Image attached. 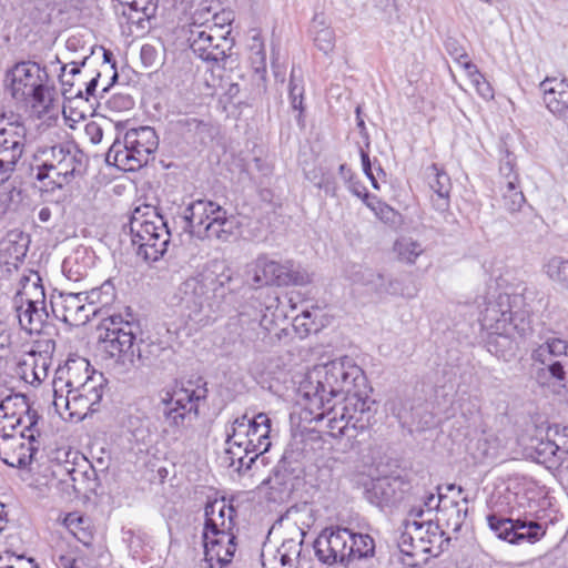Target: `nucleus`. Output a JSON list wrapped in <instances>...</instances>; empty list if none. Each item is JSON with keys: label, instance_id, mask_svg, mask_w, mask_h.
<instances>
[{"label": "nucleus", "instance_id": "f257e3e1", "mask_svg": "<svg viewBox=\"0 0 568 568\" xmlns=\"http://www.w3.org/2000/svg\"><path fill=\"white\" fill-rule=\"evenodd\" d=\"M366 378L359 366L345 356L315 366L300 386L315 418H326L333 437H354L351 430L365 429L374 400L363 394Z\"/></svg>", "mask_w": 568, "mask_h": 568}, {"label": "nucleus", "instance_id": "f03ea898", "mask_svg": "<svg viewBox=\"0 0 568 568\" xmlns=\"http://www.w3.org/2000/svg\"><path fill=\"white\" fill-rule=\"evenodd\" d=\"M542 333L530 343V361L540 385L567 379L568 374V311L554 305L540 316Z\"/></svg>", "mask_w": 568, "mask_h": 568}, {"label": "nucleus", "instance_id": "7ed1b4c3", "mask_svg": "<svg viewBox=\"0 0 568 568\" xmlns=\"http://www.w3.org/2000/svg\"><path fill=\"white\" fill-rule=\"evenodd\" d=\"M236 514L233 505L225 499H215L205 506L202 539L205 561L210 568H223L234 557Z\"/></svg>", "mask_w": 568, "mask_h": 568}, {"label": "nucleus", "instance_id": "20e7f679", "mask_svg": "<svg viewBox=\"0 0 568 568\" xmlns=\"http://www.w3.org/2000/svg\"><path fill=\"white\" fill-rule=\"evenodd\" d=\"M100 329L105 332L100 335V339L104 343L106 352L122 363L124 371L135 366V361L142 366H152L163 352L158 343L140 341L136 344L135 354L134 345L139 326L134 322L124 321L121 315L105 318Z\"/></svg>", "mask_w": 568, "mask_h": 568}, {"label": "nucleus", "instance_id": "39448f33", "mask_svg": "<svg viewBox=\"0 0 568 568\" xmlns=\"http://www.w3.org/2000/svg\"><path fill=\"white\" fill-rule=\"evenodd\" d=\"M481 298L485 307L480 310L478 320L483 329L504 338L513 333L521 337L529 334L530 315L521 295L504 293Z\"/></svg>", "mask_w": 568, "mask_h": 568}, {"label": "nucleus", "instance_id": "423d86ee", "mask_svg": "<svg viewBox=\"0 0 568 568\" xmlns=\"http://www.w3.org/2000/svg\"><path fill=\"white\" fill-rule=\"evenodd\" d=\"M129 229L138 256L145 262H156L164 256L171 233L156 207L148 204L135 207L130 217Z\"/></svg>", "mask_w": 568, "mask_h": 568}, {"label": "nucleus", "instance_id": "0eeeda50", "mask_svg": "<svg viewBox=\"0 0 568 568\" xmlns=\"http://www.w3.org/2000/svg\"><path fill=\"white\" fill-rule=\"evenodd\" d=\"M184 231L200 240L229 242L235 234L237 221L220 204L210 200H196L184 212Z\"/></svg>", "mask_w": 568, "mask_h": 568}, {"label": "nucleus", "instance_id": "6e6552de", "mask_svg": "<svg viewBox=\"0 0 568 568\" xmlns=\"http://www.w3.org/2000/svg\"><path fill=\"white\" fill-rule=\"evenodd\" d=\"M47 71L31 61L19 62L7 73L8 89L14 100L45 111L53 101V93L47 85Z\"/></svg>", "mask_w": 568, "mask_h": 568}, {"label": "nucleus", "instance_id": "1a4fd4ad", "mask_svg": "<svg viewBox=\"0 0 568 568\" xmlns=\"http://www.w3.org/2000/svg\"><path fill=\"white\" fill-rule=\"evenodd\" d=\"M159 138L151 126L133 128L125 132L124 141L115 140L109 148L105 161L124 171H134L148 163L156 151Z\"/></svg>", "mask_w": 568, "mask_h": 568}, {"label": "nucleus", "instance_id": "9d476101", "mask_svg": "<svg viewBox=\"0 0 568 568\" xmlns=\"http://www.w3.org/2000/svg\"><path fill=\"white\" fill-rule=\"evenodd\" d=\"M246 273L256 287L306 285L311 282V275L300 264H295L292 260L278 262L266 254H260L248 263Z\"/></svg>", "mask_w": 568, "mask_h": 568}, {"label": "nucleus", "instance_id": "9b49d317", "mask_svg": "<svg viewBox=\"0 0 568 568\" xmlns=\"http://www.w3.org/2000/svg\"><path fill=\"white\" fill-rule=\"evenodd\" d=\"M213 284L211 274L201 273L185 280L178 291L184 315L196 324L205 325L210 320V292Z\"/></svg>", "mask_w": 568, "mask_h": 568}, {"label": "nucleus", "instance_id": "f8f14e48", "mask_svg": "<svg viewBox=\"0 0 568 568\" xmlns=\"http://www.w3.org/2000/svg\"><path fill=\"white\" fill-rule=\"evenodd\" d=\"M407 530L402 537V551L406 555L414 556L420 551L437 556L448 548L450 538L432 518L422 521L413 519L407 524Z\"/></svg>", "mask_w": 568, "mask_h": 568}, {"label": "nucleus", "instance_id": "ddd939ff", "mask_svg": "<svg viewBox=\"0 0 568 568\" xmlns=\"http://www.w3.org/2000/svg\"><path fill=\"white\" fill-rule=\"evenodd\" d=\"M27 133L22 121L0 118V185L16 171L26 151Z\"/></svg>", "mask_w": 568, "mask_h": 568}, {"label": "nucleus", "instance_id": "4468645a", "mask_svg": "<svg viewBox=\"0 0 568 568\" xmlns=\"http://www.w3.org/2000/svg\"><path fill=\"white\" fill-rule=\"evenodd\" d=\"M488 527L495 535L511 545L536 544L546 535V527L525 518H506L497 514L486 517Z\"/></svg>", "mask_w": 568, "mask_h": 568}, {"label": "nucleus", "instance_id": "2eb2a0df", "mask_svg": "<svg viewBox=\"0 0 568 568\" xmlns=\"http://www.w3.org/2000/svg\"><path fill=\"white\" fill-rule=\"evenodd\" d=\"M39 415L24 395L16 394L0 402V437L4 434L37 429Z\"/></svg>", "mask_w": 568, "mask_h": 568}, {"label": "nucleus", "instance_id": "dca6fc26", "mask_svg": "<svg viewBox=\"0 0 568 568\" xmlns=\"http://www.w3.org/2000/svg\"><path fill=\"white\" fill-rule=\"evenodd\" d=\"M39 429L4 434L0 437V459L11 467H26L40 447Z\"/></svg>", "mask_w": 568, "mask_h": 568}, {"label": "nucleus", "instance_id": "f3484780", "mask_svg": "<svg viewBox=\"0 0 568 568\" xmlns=\"http://www.w3.org/2000/svg\"><path fill=\"white\" fill-rule=\"evenodd\" d=\"M352 531L348 528H325L315 539L314 549L317 559L326 565L351 560Z\"/></svg>", "mask_w": 568, "mask_h": 568}, {"label": "nucleus", "instance_id": "a211bd4d", "mask_svg": "<svg viewBox=\"0 0 568 568\" xmlns=\"http://www.w3.org/2000/svg\"><path fill=\"white\" fill-rule=\"evenodd\" d=\"M250 422L246 414L233 420L226 435V454L230 466L236 467L239 471L248 470L252 467L253 458L251 446L252 439H247Z\"/></svg>", "mask_w": 568, "mask_h": 568}, {"label": "nucleus", "instance_id": "6ab92c4d", "mask_svg": "<svg viewBox=\"0 0 568 568\" xmlns=\"http://www.w3.org/2000/svg\"><path fill=\"white\" fill-rule=\"evenodd\" d=\"M280 297L276 294L260 293L251 297L240 311L242 324H257L264 331H272L278 317Z\"/></svg>", "mask_w": 568, "mask_h": 568}, {"label": "nucleus", "instance_id": "aec40b11", "mask_svg": "<svg viewBox=\"0 0 568 568\" xmlns=\"http://www.w3.org/2000/svg\"><path fill=\"white\" fill-rule=\"evenodd\" d=\"M106 386V379L102 373L91 372V376L79 385L73 392L72 404L77 420L84 419L90 413L99 409Z\"/></svg>", "mask_w": 568, "mask_h": 568}, {"label": "nucleus", "instance_id": "412c9836", "mask_svg": "<svg viewBox=\"0 0 568 568\" xmlns=\"http://www.w3.org/2000/svg\"><path fill=\"white\" fill-rule=\"evenodd\" d=\"M51 306L55 317L71 326L87 324L99 311L98 307L88 305L82 292L61 293L58 301L51 302Z\"/></svg>", "mask_w": 568, "mask_h": 568}, {"label": "nucleus", "instance_id": "4be33fe9", "mask_svg": "<svg viewBox=\"0 0 568 568\" xmlns=\"http://www.w3.org/2000/svg\"><path fill=\"white\" fill-rule=\"evenodd\" d=\"M213 29L199 31L189 30L187 41L192 52L202 61L207 63H220L227 58V40L224 36H214Z\"/></svg>", "mask_w": 568, "mask_h": 568}, {"label": "nucleus", "instance_id": "5701e85b", "mask_svg": "<svg viewBox=\"0 0 568 568\" xmlns=\"http://www.w3.org/2000/svg\"><path fill=\"white\" fill-rule=\"evenodd\" d=\"M409 484L400 476H385L374 479L366 490L367 499L378 506L386 507L399 503Z\"/></svg>", "mask_w": 568, "mask_h": 568}, {"label": "nucleus", "instance_id": "b1692460", "mask_svg": "<svg viewBox=\"0 0 568 568\" xmlns=\"http://www.w3.org/2000/svg\"><path fill=\"white\" fill-rule=\"evenodd\" d=\"M546 109L557 119L568 122V80L546 78L540 82Z\"/></svg>", "mask_w": 568, "mask_h": 568}, {"label": "nucleus", "instance_id": "393cba45", "mask_svg": "<svg viewBox=\"0 0 568 568\" xmlns=\"http://www.w3.org/2000/svg\"><path fill=\"white\" fill-rule=\"evenodd\" d=\"M206 388L202 385H195L189 381L183 384L180 388L173 390L172 394H168L169 398H163L165 408L176 410H187L194 413V416L199 414V404L201 400L206 398Z\"/></svg>", "mask_w": 568, "mask_h": 568}, {"label": "nucleus", "instance_id": "a878e982", "mask_svg": "<svg viewBox=\"0 0 568 568\" xmlns=\"http://www.w3.org/2000/svg\"><path fill=\"white\" fill-rule=\"evenodd\" d=\"M206 388L202 385H195L189 381L183 384L180 388L173 390L172 394H168L169 398H163L165 408L176 410H187L194 413V416L199 414V404L201 400L206 398Z\"/></svg>", "mask_w": 568, "mask_h": 568}, {"label": "nucleus", "instance_id": "bb28decb", "mask_svg": "<svg viewBox=\"0 0 568 568\" xmlns=\"http://www.w3.org/2000/svg\"><path fill=\"white\" fill-rule=\"evenodd\" d=\"M535 450L537 460L548 468H568V426L562 428L559 442L549 438L540 440Z\"/></svg>", "mask_w": 568, "mask_h": 568}, {"label": "nucleus", "instance_id": "cd10ccee", "mask_svg": "<svg viewBox=\"0 0 568 568\" xmlns=\"http://www.w3.org/2000/svg\"><path fill=\"white\" fill-rule=\"evenodd\" d=\"M92 371L88 359L83 357L68 358L55 369L53 381L58 384L59 389L62 387L75 389L87 377L91 376Z\"/></svg>", "mask_w": 568, "mask_h": 568}, {"label": "nucleus", "instance_id": "c85d7f7f", "mask_svg": "<svg viewBox=\"0 0 568 568\" xmlns=\"http://www.w3.org/2000/svg\"><path fill=\"white\" fill-rule=\"evenodd\" d=\"M52 357L47 352L31 351L19 362L21 378L32 385H39L48 375Z\"/></svg>", "mask_w": 568, "mask_h": 568}, {"label": "nucleus", "instance_id": "c756f323", "mask_svg": "<svg viewBox=\"0 0 568 568\" xmlns=\"http://www.w3.org/2000/svg\"><path fill=\"white\" fill-rule=\"evenodd\" d=\"M50 160L58 171L57 178L69 184L82 168L81 156L69 146L55 145L51 148Z\"/></svg>", "mask_w": 568, "mask_h": 568}, {"label": "nucleus", "instance_id": "7c9ffc66", "mask_svg": "<svg viewBox=\"0 0 568 568\" xmlns=\"http://www.w3.org/2000/svg\"><path fill=\"white\" fill-rule=\"evenodd\" d=\"M427 181L432 195V204L436 211L445 212L449 207L450 179L446 172L440 170L436 164L427 168Z\"/></svg>", "mask_w": 568, "mask_h": 568}, {"label": "nucleus", "instance_id": "2f4dec72", "mask_svg": "<svg viewBox=\"0 0 568 568\" xmlns=\"http://www.w3.org/2000/svg\"><path fill=\"white\" fill-rule=\"evenodd\" d=\"M250 432L247 439H252L251 452L253 463L271 447L270 433L271 419L265 413H258L253 418H248Z\"/></svg>", "mask_w": 568, "mask_h": 568}, {"label": "nucleus", "instance_id": "473e14b6", "mask_svg": "<svg viewBox=\"0 0 568 568\" xmlns=\"http://www.w3.org/2000/svg\"><path fill=\"white\" fill-rule=\"evenodd\" d=\"M12 304L16 318L22 329L30 334L41 331L49 316L44 306L27 304L16 297H13Z\"/></svg>", "mask_w": 568, "mask_h": 568}, {"label": "nucleus", "instance_id": "72a5a7b5", "mask_svg": "<svg viewBox=\"0 0 568 568\" xmlns=\"http://www.w3.org/2000/svg\"><path fill=\"white\" fill-rule=\"evenodd\" d=\"M305 532L295 527L293 536L285 538L276 551L281 568H296L302 551Z\"/></svg>", "mask_w": 568, "mask_h": 568}, {"label": "nucleus", "instance_id": "f704fd0d", "mask_svg": "<svg viewBox=\"0 0 568 568\" xmlns=\"http://www.w3.org/2000/svg\"><path fill=\"white\" fill-rule=\"evenodd\" d=\"M29 239L28 236L19 231H9L3 240L0 242V253L3 257H7V263H17L22 261L28 252Z\"/></svg>", "mask_w": 568, "mask_h": 568}, {"label": "nucleus", "instance_id": "c9c22d12", "mask_svg": "<svg viewBox=\"0 0 568 568\" xmlns=\"http://www.w3.org/2000/svg\"><path fill=\"white\" fill-rule=\"evenodd\" d=\"M40 282L41 278L38 273H33L31 276H23L20 281L21 288L17 292L14 297L27 304L45 307L44 288Z\"/></svg>", "mask_w": 568, "mask_h": 568}, {"label": "nucleus", "instance_id": "e433bc0d", "mask_svg": "<svg viewBox=\"0 0 568 568\" xmlns=\"http://www.w3.org/2000/svg\"><path fill=\"white\" fill-rule=\"evenodd\" d=\"M313 40L318 50L325 54L335 48V32L327 24L323 14H315L312 22Z\"/></svg>", "mask_w": 568, "mask_h": 568}, {"label": "nucleus", "instance_id": "4c0bfd02", "mask_svg": "<svg viewBox=\"0 0 568 568\" xmlns=\"http://www.w3.org/2000/svg\"><path fill=\"white\" fill-rule=\"evenodd\" d=\"M398 261L412 265L425 252L420 242L410 236L398 237L393 246Z\"/></svg>", "mask_w": 568, "mask_h": 568}, {"label": "nucleus", "instance_id": "58836bf2", "mask_svg": "<svg viewBox=\"0 0 568 568\" xmlns=\"http://www.w3.org/2000/svg\"><path fill=\"white\" fill-rule=\"evenodd\" d=\"M542 272L549 281L568 291V258L551 256L542 265Z\"/></svg>", "mask_w": 568, "mask_h": 568}, {"label": "nucleus", "instance_id": "ea45409f", "mask_svg": "<svg viewBox=\"0 0 568 568\" xmlns=\"http://www.w3.org/2000/svg\"><path fill=\"white\" fill-rule=\"evenodd\" d=\"M128 429L136 443L146 445L153 440L154 425L148 417L130 415L128 419Z\"/></svg>", "mask_w": 568, "mask_h": 568}, {"label": "nucleus", "instance_id": "a19ab883", "mask_svg": "<svg viewBox=\"0 0 568 568\" xmlns=\"http://www.w3.org/2000/svg\"><path fill=\"white\" fill-rule=\"evenodd\" d=\"M463 501L464 507H462L459 501L449 500L440 510V516L443 517V520L446 521V526L452 528L455 532L459 531L467 516V499L464 498ZM439 520H442V518L438 517L437 521Z\"/></svg>", "mask_w": 568, "mask_h": 568}, {"label": "nucleus", "instance_id": "79ce46f5", "mask_svg": "<svg viewBox=\"0 0 568 568\" xmlns=\"http://www.w3.org/2000/svg\"><path fill=\"white\" fill-rule=\"evenodd\" d=\"M64 525L69 531L83 545L89 546L92 541L89 519L78 513H70L64 518Z\"/></svg>", "mask_w": 568, "mask_h": 568}, {"label": "nucleus", "instance_id": "37998d69", "mask_svg": "<svg viewBox=\"0 0 568 568\" xmlns=\"http://www.w3.org/2000/svg\"><path fill=\"white\" fill-rule=\"evenodd\" d=\"M367 207L374 212L379 221L390 227L397 229L403 223L402 214L378 197L371 200Z\"/></svg>", "mask_w": 568, "mask_h": 568}, {"label": "nucleus", "instance_id": "c03bdc74", "mask_svg": "<svg viewBox=\"0 0 568 568\" xmlns=\"http://www.w3.org/2000/svg\"><path fill=\"white\" fill-rule=\"evenodd\" d=\"M500 190L504 207L510 213L520 211L526 199L520 189L519 182H506L500 185Z\"/></svg>", "mask_w": 568, "mask_h": 568}, {"label": "nucleus", "instance_id": "a18cd8bd", "mask_svg": "<svg viewBox=\"0 0 568 568\" xmlns=\"http://www.w3.org/2000/svg\"><path fill=\"white\" fill-rule=\"evenodd\" d=\"M448 499L446 496L438 494L427 493L423 497V503L416 506H413L409 510V516L413 519L422 518L425 513L430 514L433 510H437L440 515V510L445 504H448Z\"/></svg>", "mask_w": 568, "mask_h": 568}, {"label": "nucleus", "instance_id": "49530a36", "mask_svg": "<svg viewBox=\"0 0 568 568\" xmlns=\"http://www.w3.org/2000/svg\"><path fill=\"white\" fill-rule=\"evenodd\" d=\"M52 388H53V406L55 412L63 417L64 412H68V415L70 418L75 419L74 415V406L72 404V400L74 397L73 392H71L70 388L62 387L59 389L58 384H55L54 381H52Z\"/></svg>", "mask_w": 568, "mask_h": 568}, {"label": "nucleus", "instance_id": "de8ad7c7", "mask_svg": "<svg viewBox=\"0 0 568 568\" xmlns=\"http://www.w3.org/2000/svg\"><path fill=\"white\" fill-rule=\"evenodd\" d=\"M82 293L88 305H91L92 307H97L95 305H99L100 307L108 306L115 297L114 287L110 282H104L100 287Z\"/></svg>", "mask_w": 568, "mask_h": 568}, {"label": "nucleus", "instance_id": "09e8293b", "mask_svg": "<svg viewBox=\"0 0 568 568\" xmlns=\"http://www.w3.org/2000/svg\"><path fill=\"white\" fill-rule=\"evenodd\" d=\"M165 423L173 428V435L175 437L182 434V430L187 428L191 423L196 418L194 413L187 410H176L164 408Z\"/></svg>", "mask_w": 568, "mask_h": 568}, {"label": "nucleus", "instance_id": "8fccbe9b", "mask_svg": "<svg viewBox=\"0 0 568 568\" xmlns=\"http://www.w3.org/2000/svg\"><path fill=\"white\" fill-rule=\"evenodd\" d=\"M348 545L353 550L351 559L372 557L375 551L374 540L368 535L352 532V541Z\"/></svg>", "mask_w": 568, "mask_h": 568}, {"label": "nucleus", "instance_id": "3c124183", "mask_svg": "<svg viewBox=\"0 0 568 568\" xmlns=\"http://www.w3.org/2000/svg\"><path fill=\"white\" fill-rule=\"evenodd\" d=\"M54 163L48 159L41 165L37 168L36 179L40 182H43V185L50 187L51 190L58 187L61 189L67 185V182H62L59 178H57L58 171L54 170Z\"/></svg>", "mask_w": 568, "mask_h": 568}, {"label": "nucleus", "instance_id": "603ef678", "mask_svg": "<svg viewBox=\"0 0 568 568\" xmlns=\"http://www.w3.org/2000/svg\"><path fill=\"white\" fill-rule=\"evenodd\" d=\"M219 19V16L215 13H212L211 9L209 7H204L201 9H197L193 12L191 17V23L189 26V30L196 29L199 31H203V29L210 30L213 29V27H216L219 22L216 21Z\"/></svg>", "mask_w": 568, "mask_h": 568}, {"label": "nucleus", "instance_id": "864d4df0", "mask_svg": "<svg viewBox=\"0 0 568 568\" xmlns=\"http://www.w3.org/2000/svg\"><path fill=\"white\" fill-rule=\"evenodd\" d=\"M303 94H304V88L295 81L294 71H292L291 79H290V100H291L292 109L295 111H298L296 120L301 128L304 126Z\"/></svg>", "mask_w": 568, "mask_h": 568}, {"label": "nucleus", "instance_id": "5fc2aeb1", "mask_svg": "<svg viewBox=\"0 0 568 568\" xmlns=\"http://www.w3.org/2000/svg\"><path fill=\"white\" fill-rule=\"evenodd\" d=\"M214 271H206V274H211L213 277V284L211 285L212 291H216L214 285H219L223 288L225 285L230 284L233 278V272L230 267L224 265L223 263L214 262L213 263Z\"/></svg>", "mask_w": 568, "mask_h": 568}, {"label": "nucleus", "instance_id": "6e6d98bb", "mask_svg": "<svg viewBox=\"0 0 568 568\" xmlns=\"http://www.w3.org/2000/svg\"><path fill=\"white\" fill-rule=\"evenodd\" d=\"M128 4L133 11L141 12L144 18L151 19L155 16L158 0H120Z\"/></svg>", "mask_w": 568, "mask_h": 568}, {"label": "nucleus", "instance_id": "4d7b16f0", "mask_svg": "<svg viewBox=\"0 0 568 568\" xmlns=\"http://www.w3.org/2000/svg\"><path fill=\"white\" fill-rule=\"evenodd\" d=\"M499 173L503 179L500 185L506 182H519L518 173L515 171V161L509 154L501 159Z\"/></svg>", "mask_w": 568, "mask_h": 568}, {"label": "nucleus", "instance_id": "13d9d810", "mask_svg": "<svg viewBox=\"0 0 568 568\" xmlns=\"http://www.w3.org/2000/svg\"><path fill=\"white\" fill-rule=\"evenodd\" d=\"M470 82L480 97L486 100L494 98L493 88L481 73H478V78H473Z\"/></svg>", "mask_w": 568, "mask_h": 568}, {"label": "nucleus", "instance_id": "bf43d9fd", "mask_svg": "<svg viewBox=\"0 0 568 568\" xmlns=\"http://www.w3.org/2000/svg\"><path fill=\"white\" fill-rule=\"evenodd\" d=\"M62 70V74L60 75V81H61V84H62V94L65 99L68 100H71V99H82L83 98V90L79 89L77 92L73 93L72 91V87H73V83L70 81V80H67L65 77V70H67V65H63L61 68Z\"/></svg>", "mask_w": 568, "mask_h": 568}, {"label": "nucleus", "instance_id": "052dcab7", "mask_svg": "<svg viewBox=\"0 0 568 568\" xmlns=\"http://www.w3.org/2000/svg\"><path fill=\"white\" fill-rule=\"evenodd\" d=\"M348 190L357 197L362 199L365 205L369 203L371 200L375 199V195H371L366 187L359 182L351 180L348 183Z\"/></svg>", "mask_w": 568, "mask_h": 568}, {"label": "nucleus", "instance_id": "680f3d73", "mask_svg": "<svg viewBox=\"0 0 568 568\" xmlns=\"http://www.w3.org/2000/svg\"><path fill=\"white\" fill-rule=\"evenodd\" d=\"M158 58V50L152 44H143L141 48V60L146 67H152Z\"/></svg>", "mask_w": 568, "mask_h": 568}, {"label": "nucleus", "instance_id": "e2e57ef3", "mask_svg": "<svg viewBox=\"0 0 568 568\" xmlns=\"http://www.w3.org/2000/svg\"><path fill=\"white\" fill-rule=\"evenodd\" d=\"M83 463L85 464L88 469H84V470H80L78 468L68 469V473L70 474L73 481H77L79 479L78 478L79 476L85 477L88 479H90L91 476H93L94 478L97 477L95 467L92 465H89V462L87 459H83Z\"/></svg>", "mask_w": 568, "mask_h": 568}, {"label": "nucleus", "instance_id": "0e129e2a", "mask_svg": "<svg viewBox=\"0 0 568 568\" xmlns=\"http://www.w3.org/2000/svg\"><path fill=\"white\" fill-rule=\"evenodd\" d=\"M293 326L301 335H308L312 331H316L314 323L310 320H303V317H294Z\"/></svg>", "mask_w": 568, "mask_h": 568}, {"label": "nucleus", "instance_id": "69168bd1", "mask_svg": "<svg viewBox=\"0 0 568 568\" xmlns=\"http://www.w3.org/2000/svg\"><path fill=\"white\" fill-rule=\"evenodd\" d=\"M85 133L93 144H99L102 141L103 131L100 125L94 122L88 123L85 125Z\"/></svg>", "mask_w": 568, "mask_h": 568}, {"label": "nucleus", "instance_id": "338daca9", "mask_svg": "<svg viewBox=\"0 0 568 568\" xmlns=\"http://www.w3.org/2000/svg\"><path fill=\"white\" fill-rule=\"evenodd\" d=\"M57 566L58 568H82L79 561L70 556H60Z\"/></svg>", "mask_w": 568, "mask_h": 568}, {"label": "nucleus", "instance_id": "774afa93", "mask_svg": "<svg viewBox=\"0 0 568 568\" xmlns=\"http://www.w3.org/2000/svg\"><path fill=\"white\" fill-rule=\"evenodd\" d=\"M99 78H100V73H98L94 78H92L87 83L85 90L83 91V98L82 99H84L85 101H89V98L94 95Z\"/></svg>", "mask_w": 568, "mask_h": 568}]
</instances>
